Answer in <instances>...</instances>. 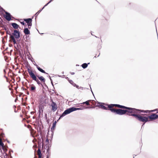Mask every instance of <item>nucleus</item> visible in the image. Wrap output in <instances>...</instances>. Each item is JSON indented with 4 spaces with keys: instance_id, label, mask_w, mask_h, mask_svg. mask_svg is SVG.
<instances>
[{
    "instance_id": "f257e3e1",
    "label": "nucleus",
    "mask_w": 158,
    "mask_h": 158,
    "mask_svg": "<svg viewBox=\"0 0 158 158\" xmlns=\"http://www.w3.org/2000/svg\"><path fill=\"white\" fill-rule=\"evenodd\" d=\"M109 110L111 112L120 115L126 114L129 115L131 107L118 104H110L108 105Z\"/></svg>"
},
{
    "instance_id": "f03ea898",
    "label": "nucleus",
    "mask_w": 158,
    "mask_h": 158,
    "mask_svg": "<svg viewBox=\"0 0 158 158\" xmlns=\"http://www.w3.org/2000/svg\"><path fill=\"white\" fill-rule=\"evenodd\" d=\"M131 116L134 117L137 119L140 122H144L142 125V127L145 123L150 121V120L149 119L148 116L147 117L143 116L139 114H131Z\"/></svg>"
},
{
    "instance_id": "7ed1b4c3",
    "label": "nucleus",
    "mask_w": 158,
    "mask_h": 158,
    "mask_svg": "<svg viewBox=\"0 0 158 158\" xmlns=\"http://www.w3.org/2000/svg\"><path fill=\"white\" fill-rule=\"evenodd\" d=\"M20 32L18 30H14L12 34V35H11L10 40H12L13 43L14 44H16V39H19L20 36Z\"/></svg>"
},
{
    "instance_id": "20e7f679",
    "label": "nucleus",
    "mask_w": 158,
    "mask_h": 158,
    "mask_svg": "<svg viewBox=\"0 0 158 158\" xmlns=\"http://www.w3.org/2000/svg\"><path fill=\"white\" fill-rule=\"evenodd\" d=\"M148 112V110H145L131 107L129 116H131V114H139L141 113H147Z\"/></svg>"
},
{
    "instance_id": "39448f33",
    "label": "nucleus",
    "mask_w": 158,
    "mask_h": 158,
    "mask_svg": "<svg viewBox=\"0 0 158 158\" xmlns=\"http://www.w3.org/2000/svg\"><path fill=\"white\" fill-rule=\"evenodd\" d=\"M27 68V71L29 73V75L33 79V80L36 81L37 84L39 85H41L43 86L42 84L40 83V81L37 78L36 76L34 74L33 71L31 70L29 68L26 66Z\"/></svg>"
},
{
    "instance_id": "423d86ee",
    "label": "nucleus",
    "mask_w": 158,
    "mask_h": 158,
    "mask_svg": "<svg viewBox=\"0 0 158 158\" xmlns=\"http://www.w3.org/2000/svg\"><path fill=\"white\" fill-rule=\"evenodd\" d=\"M95 107L94 106H87L85 107H82V108H76L74 107H70V108L67 109V110H68V112L69 114L71 113V112L76 111L77 110H82L85 109H90V108H94Z\"/></svg>"
},
{
    "instance_id": "0eeeda50",
    "label": "nucleus",
    "mask_w": 158,
    "mask_h": 158,
    "mask_svg": "<svg viewBox=\"0 0 158 158\" xmlns=\"http://www.w3.org/2000/svg\"><path fill=\"white\" fill-rule=\"evenodd\" d=\"M0 11L1 12L3 11L5 12L6 14H3V16L7 21H10L11 20V17H12V15H11L10 14L5 11V10L1 6H0Z\"/></svg>"
},
{
    "instance_id": "6e6552de",
    "label": "nucleus",
    "mask_w": 158,
    "mask_h": 158,
    "mask_svg": "<svg viewBox=\"0 0 158 158\" xmlns=\"http://www.w3.org/2000/svg\"><path fill=\"white\" fill-rule=\"evenodd\" d=\"M109 105H110L109 104L98 102V104L96 106L98 107L103 110H109L108 106Z\"/></svg>"
},
{
    "instance_id": "1a4fd4ad",
    "label": "nucleus",
    "mask_w": 158,
    "mask_h": 158,
    "mask_svg": "<svg viewBox=\"0 0 158 158\" xmlns=\"http://www.w3.org/2000/svg\"><path fill=\"white\" fill-rule=\"evenodd\" d=\"M148 118L150 121L155 120L158 118V114L154 113L148 116Z\"/></svg>"
},
{
    "instance_id": "9d476101",
    "label": "nucleus",
    "mask_w": 158,
    "mask_h": 158,
    "mask_svg": "<svg viewBox=\"0 0 158 158\" xmlns=\"http://www.w3.org/2000/svg\"><path fill=\"white\" fill-rule=\"evenodd\" d=\"M51 106L52 107V110L53 112H55L57 109V107L56 103L52 100V103Z\"/></svg>"
},
{
    "instance_id": "9b49d317",
    "label": "nucleus",
    "mask_w": 158,
    "mask_h": 158,
    "mask_svg": "<svg viewBox=\"0 0 158 158\" xmlns=\"http://www.w3.org/2000/svg\"><path fill=\"white\" fill-rule=\"evenodd\" d=\"M68 114H69V113L67 109L62 113V114L60 115V117L59 119L56 121L57 122L61 118Z\"/></svg>"
},
{
    "instance_id": "f8f14e48",
    "label": "nucleus",
    "mask_w": 158,
    "mask_h": 158,
    "mask_svg": "<svg viewBox=\"0 0 158 158\" xmlns=\"http://www.w3.org/2000/svg\"><path fill=\"white\" fill-rule=\"evenodd\" d=\"M34 65L36 66L37 68L38 69L39 71L40 72H41L42 73H45L46 74H48V73H46L45 71L43 69H42L37 64H34Z\"/></svg>"
},
{
    "instance_id": "ddd939ff",
    "label": "nucleus",
    "mask_w": 158,
    "mask_h": 158,
    "mask_svg": "<svg viewBox=\"0 0 158 158\" xmlns=\"http://www.w3.org/2000/svg\"><path fill=\"white\" fill-rule=\"evenodd\" d=\"M10 24L13 28L15 29H18L19 27V26L16 23H11Z\"/></svg>"
},
{
    "instance_id": "4468645a",
    "label": "nucleus",
    "mask_w": 158,
    "mask_h": 158,
    "mask_svg": "<svg viewBox=\"0 0 158 158\" xmlns=\"http://www.w3.org/2000/svg\"><path fill=\"white\" fill-rule=\"evenodd\" d=\"M36 77H37L41 82L45 83V79L43 76H39L38 75H36Z\"/></svg>"
},
{
    "instance_id": "2eb2a0df",
    "label": "nucleus",
    "mask_w": 158,
    "mask_h": 158,
    "mask_svg": "<svg viewBox=\"0 0 158 158\" xmlns=\"http://www.w3.org/2000/svg\"><path fill=\"white\" fill-rule=\"evenodd\" d=\"M23 20L24 21L27 23V24L32 22V19L31 18L24 19Z\"/></svg>"
},
{
    "instance_id": "dca6fc26",
    "label": "nucleus",
    "mask_w": 158,
    "mask_h": 158,
    "mask_svg": "<svg viewBox=\"0 0 158 158\" xmlns=\"http://www.w3.org/2000/svg\"><path fill=\"white\" fill-rule=\"evenodd\" d=\"M23 32L26 35L30 34V31L27 28H24Z\"/></svg>"
},
{
    "instance_id": "f3484780",
    "label": "nucleus",
    "mask_w": 158,
    "mask_h": 158,
    "mask_svg": "<svg viewBox=\"0 0 158 158\" xmlns=\"http://www.w3.org/2000/svg\"><path fill=\"white\" fill-rule=\"evenodd\" d=\"M90 63H88L87 64L86 63H84L82 64V65H81V66L84 69H85L87 67L88 65Z\"/></svg>"
},
{
    "instance_id": "a211bd4d",
    "label": "nucleus",
    "mask_w": 158,
    "mask_h": 158,
    "mask_svg": "<svg viewBox=\"0 0 158 158\" xmlns=\"http://www.w3.org/2000/svg\"><path fill=\"white\" fill-rule=\"evenodd\" d=\"M57 122L56 120L52 123V127H51V130H53L54 129L56 126V125Z\"/></svg>"
},
{
    "instance_id": "6ab92c4d",
    "label": "nucleus",
    "mask_w": 158,
    "mask_h": 158,
    "mask_svg": "<svg viewBox=\"0 0 158 158\" xmlns=\"http://www.w3.org/2000/svg\"><path fill=\"white\" fill-rule=\"evenodd\" d=\"M89 101H92L91 100H89L87 101H86L85 102H84L82 103H81V104H85L87 106H90V105L89 103Z\"/></svg>"
},
{
    "instance_id": "aec40b11",
    "label": "nucleus",
    "mask_w": 158,
    "mask_h": 158,
    "mask_svg": "<svg viewBox=\"0 0 158 158\" xmlns=\"http://www.w3.org/2000/svg\"><path fill=\"white\" fill-rule=\"evenodd\" d=\"M40 148H41V143H40V147H39L38 148V156H40V155L42 156V154L41 152Z\"/></svg>"
},
{
    "instance_id": "412c9836",
    "label": "nucleus",
    "mask_w": 158,
    "mask_h": 158,
    "mask_svg": "<svg viewBox=\"0 0 158 158\" xmlns=\"http://www.w3.org/2000/svg\"><path fill=\"white\" fill-rule=\"evenodd\" d=\"M32 86L31 87L30 90H31V91H34L35 90L36 87L35 86H34L32 84Z\"/></svg>"
},
{
    "instance_id": "4be33fe9",
    "label": "nucleus",
    "mask_w": 158,
    "mask_h": 158,
    "mask_svg": "<svg viewBox=\"0 0 158 158\" xmlns=\"http://www.w3.org/2000/svg\"><path fill=\"white\" fill-rule=\"evenodd\" d=\"M0 146L2 147V148L3 150H4V144L2 141L1 139L0 140Z\"/></svg>"
},
{
    "instance_id": "5701e85b",
    "label": "nucleus",
    "mask_w": 158,
    "mask_h": 158,
    "mask_svg": "<svg viewBox=\"0 0 158 158\" xmlns=\"http://www.w3.org/2000/svg\"><path fill=\"white\" fill-rule=\"evenodd\" d=\"M6 32L7 35L8 34L10 35V39L11 35H12L10 31H9L8 29L7 30V31H6Z\"/></svg>"
},
{
    "instance_id": "b1692460",
    "label": "nucleus",
    "mask_w": 158,
    "mask_h": 158,
    "mask_svg": "<svg viewBox=\"0 0 158 158\" xmlns=\"http://www.w3.org/2000/svg\"><path fill=\"white\" fill-rule=\"evenodd\" d=\"M42 11V10H40L37 13H35V18L37 17L39 14Z\"/></svg>"
},
{
    "instance_id": "393cba45",
    "label": "nucleus",
    "mask_w": 158,
    "mask_h": 158,
    "mask_svg": "<svg viewBox=\"0 0 158 158\" xmlns=\"http://www.w3.org/2000/svg\"><path fill=\"white\" fill-rule=\"evenodd\" d=\"M68 81L73 86V84H76L75 83H74V82L72 80L68 79Z\"/></svg>"
},
{
    "instance_id": "a878e982",
    "label": "nucleus",
    "mask_w": 158,
    "mask_h": 158,
    "mask_svg": "<svg viewBox=\"0 0 158 158\" xmlns=\"http://www.w3.org/2000/svg\"><path fill=\"white\" fill-rule=\"evenodd\" d=\"M51 146L49 145H48V148L47 149V153L48 152H50L49 151L50 150Z\"/></svg>"
},
{
    "instance_id": "bb28decb",
    "label": "nucleus",
    "mask_w": 158,
    "mask_h": 158,
    "mask_svg": "<svg viewBox=\"0 0 158 158\" xmlns=\"http://www.w3.org/2000/svg\"><path fill=\"white\" fill-rule=\"evenodd\" d=\"M89 102L91 103L93 105H95L96 104L95 101L94 100H92V101H89Z\"/></svg>"
},
{
    "instance_id": "cd10ccee",
    "label": "nucleus",
    "mask_w": 158,
    "mask_h": 158,
    "mask_svg": "<svg viewBox=\"0 0 158 158\" xmlns=\"http://www.w3.org/2000/svg\"><path fill=\"white\" fill-rule=\"evenodd\" d=\"M47 154L46 158H49L50 155V152H48Z\"/></svg>"
},
{
    "instance_id": "c85d7f7f",
    "label": "nucleus",
    "mask_w": 158,
    "mask_h": 158,
    "mask_svg": "<svg viewBox=\"0 0 158 158\" xmlns=\"http://www.w3.org/2000/svg\"><path fill=\"white\" fill-rule=\"evenodd\" d=\"M2 27L3 28V29L5 30L6 31L8 29V28H6V27H5L4 25H3V26Z\"/></svg>"
},
{
    "instance_id": "c756f323",
    "label": "nucleus",
    "mask_w": 158,
    "mask_h": 158,
    "mask_svg": "<svg viewBox=\"0 0 158 158\" xmlns=\"http://www.w3.org/2000/svg\"><path fill=\"white\" fill-rule=\"evenodd\" d=\"M73 86L74 87H76V88L78 89H79V86L78 85H76V84H74Z\"/></svg>"
},
{
    "instance_id": "7c9ffc66",
    "label": "nucleus",
    "mask_w": 158,
    "mask_h": 158,
    "mask_svg": "<svg viewBox=\"0 0 158 158\" xmlns=\"http://www.w3.org/2000/svg\"><path fill=\"white\" fill-rule=\"evenodd\" d=\"M52 2V0H50L44 6L45 7L47 6L49 4L51 3Z\"/></svg>"
},
{
    "instance_id": "2f4dec72",
    "label": "nucleus",
    "mask_w": 158,
    "mask_h": 158,
    "mask_svg": "<svg viewBox=\"0 0 158 158\" xmlns=\"http://www.w3.org/2000/svg\"><path fill=\"white\" fill-rule=\"evenodd\" d=\"M0 19H1V20H0V23H1V24L2 25H3V21L2 19L0 17Z\"/></svg>"
},
{
    "instance_id": "473e14b6",
    "label": "nucleus",
    "mask_w": 158,
    "mask_h": 158,
    "mask_svg": "<svg viewBox=\"0 0 158 158\" xmlns=\"http://www.w3.org/2000/svg\"><path fill=\"white\" fill-rule=\"evenodd\" d=\"M32 22H31L30 23H29L28 24H27V25L28 26V27H31L32 26Z\"/></svg>"
},
{
    "instance_id": "72a5a7b5",
    "label": "nucleus",
    "mask_w": 158,
    "mask_h": 158,
    "mask_svg": "<svg viewBox=\"0 0 158 158\" xmlns=\"http://www.w3.org/2000/svg\"><path fill=\"white\" fill-rule=\"evenodd\" d=\"M20 23L21 24H22L23 25H24V26L26 25L25 23L24 22V21L23 22H21Z\"/></svg>"
},
{
    "instance_id": "f704fd0d",
    "label": "nucleus",
    "mask_w": 158,
    "mask_h": 158,
    "mask_svg": "<svg viewBox=\"0 0 158 158\" xmlns=\"http://www.w3.org/2000/svg\"><path fill=\"white\" fill-rule=\"evenodd\" d=\"M41 110H42V112H43V108H42V106H40L39 107V110H40V111H41Z\"/></svg>"
},
{
    "instance_id": "c9c22d12",
    "label": "nucleus",
    "mask_w": 158,
    "mask_h": 158,
    "mask_svg": "<svg viewBox=\"0 0 158 158\" xmlns=\"http://www.w3.org/2000/svg\"><path fill=\"white\" fill-rule=\"evenodd\" d=\"M48 77H50V81H51V82H52V81H53L52 80V79L51 78V77L49 75H48Z\"/></svg>"
},
{
    "instance_id": "e433bc0d",
    "label": "nucleus",
    "mask_w": 158,
    "mask_h": 158,
    "mask_svg": "<svg viewBox=\"0 0 158 158\" xmlns=\"http://www.w3.org/2000/svg\"><path fill=\"white\" fill-rule=\"evenodd\" d=\"M46 142H47L48 143H49V139L48 138H47L46 140Z\"/></svg>"
},
{
    "instance_id": "4c0bfd02",
    "label": "nucleus",
    "mask_w": 158,
    "mask_h": 158,
    "mask_svg": "<svg viewBox=\"0 0 158 158\" xmlns=\"http://www.w3.org/2000/svg\"><path fill=\"white\" fill-rule=\"evenodd\" d=\"M22 88L23 89V90H26L27 91V89L24 88L23 87H22Z\"/></svg>"
},
{
    "instance_id": "58836bf2",
    "label": "nucleus",
    "mask_w": 158,
    "mask_h": 158,
    "mask_svg": "<svg viewBox=\"0 0 158 158\" xmlns=\"http://www.w3.org/2000/svg\"><path fill=\"white\" fill-rule=\"evenodd\" d=\"M38 113H39V116L40 117V115L41 113V111L40 110H39L38 111Z\"/></svg>"
},
{
    "instance_id": "ea45409f",
    "label": "nucleus",
    "mask_w": 158,
    "mask_h": 158,
    "mask_svg": "<svg viewBox=\"0 0 158 158\" xmlns=\"http://www.w3.org/2000/svg\"><path fill=\"white\" fill-rule=\"evenodd\" d=\"M157 110V109H154V110H152L151 111H152V112H154V111H156V110Z\"/></svg>"
},
{
    "instance_id": "a19ab883",
    "label": "nucleus",
    "mask_w": 158,
    "mask_h": 158,
    "mask_svg": "<svg viewBox=\"0 0 158 158\" xmlns=\"http://www.w3.org/2000/svg\"><path fill=\"white\" fill-rule=\"evenodd\" d=\"M40 143H41L40 142H38V145H39V146H38V148H39V147H40Z\"/></svg>"
},
{
    "instance_id": "79ce46f5",
    "label": "nucleus",
    "mask_w": 158,
    "mask_h": 158,
    "mask_svg": "<svg viewBox=\"0 0 158 158\" xmlns=\"http://www.w3.org/2000/svg\"><path fill=\"white\" fill-rule=\"evenodd\" d=\"M51 83L53 87L54 88V85L53 84V81H52V82H51Z\"/></svg>"
},
{
    "instance_id": "37998d69",
    "label": "nucleus",
    "mask_w": 158,
    "mask_h": 158,
    "mask_svg": "<svg viewBox=\"0 0 158 158\" xmlns=\"http://www.w3.org/2000/svg\"><path fill=\"white\" fill-rule=\"evenodd\" d=\"M26 94H27V95H29V92L28 91H26Z\"/></svg>"
},
{
    "instance_id": "c03bdc74",
    "label": "nucleus",
    "mask_w": 158,
    "mask_h": 158,
    "mask_svg": "<svg viewBox=\"0 0 158 158\" xmlns=\"http://www.w3.org/2000/svg\"><path fill=\"white\" fill-rule=\"evenodd\" d=\"M28 59H29V60H31V61H32V62H33V61L30 58V57H28Z\"/></svg>"
},
{
    "instance_id": "a18cd8bd",
    "label": "nucleus",
    "mask_w": 158,
    "mask_h": 158,
    "mask_svg": "<svg viewBox=\"0 0 158 158\" xmlns=\"http://www.w3.org/2000/svg\"><path fill=\"white\" fill-rule=\"evenodd\" d=\"M83 88L82 87H79V89H83Z\"/></svg>"
},
{
    "instance_id": "49530a36",
    "label": "nucleus",
    "mask_w": 158,
    "mask_h": 158,
    "mask_svg": "<svg viewBox=\"0 0 158 158\" xmlns=\"http://www.w3.org/2000/svg\"><path fill=\"white\" fill-rule=\"evenodd\" d=\"M1 32V34H2V35H3L4 34V32Z\"/></svg>"
},
{
    "instance_id": "de8ad7c7",
    "label": "nucleus",
    "mask_w": 158,
    "mask_h": 158,
    "mask_svg": "<svg viewBox=\"0 0 158 158\" xmlns=\"http://www.w3.org/2000/svg\"><path fill=\"white\" fill-rule=\"evenodd\" d=\"M3 71H4V73L5 74L6 73V72L5 69H4Z\"/></svg>"
},
{
    "instance_id": "09e8293b",
    "label": "nucleus",
    "mask_w": 158,
    "mask_h": 158,
    "mask_svg": "<svg viewBox=\"0 0 158 158\" xmlns=\"http://www.w3.org/2000/svg\"><path fill=\"white\" fill-rule=\"evenodd\" d=\"M71 73L72 75H74V74L75 73L74 72H72V73Z\"/></svg>"
},
{
    "instance_id": "8fccbe9b",
    "label": "nucleus",
    "mask_w": 158,
    "mask_h": 158,
    "mask_svg": "<svg viewBox=\"0 0 158 158\" xmlns=\"http://www.w3.org/2000/svg\"><path fill=\"white\" fill-rule=\"evenodd\" d=\"M3 25H4L3 24V25H2V24H1V23H0V27H2V26H3Z\"/></svg>"
},
{
    "instance_id": "3c124183",
    "label": "nucleus",
    "mask_w": 158,
    "mask_h": 158,
    "mask_svg": "<svg viewBox=\"0 0 158 158\" xmlns=\"http://www.w3.org/2000/svg\"><path fill=\"white\" fill-rule=\"evenodd\" d=\"M34 112L33 111H31V114H34Z\"/></svg>"
},
{
    "instance_id": "603ef678",
    "label": "nucleus",
    "mask_w": 158,
    "mask_h": 158,
    "mask_svg": "<svg viewBox=\"0 0 158 158\" xmlns=\"http://www.w3.org/2000/svg\"><path fill=\"white\" fill-rule=\"evenodd\" d=\"M90 89H91V91L92 92V93L94 95V94H93V91H92V90L91 87H90Z\"/></svg>"
},
{
    "instance_id": "864d4df0",
    "label": "nucleus",
    "mask_w": 158,
    "mask_h": 158,
    "mask_svg": "<svg viewBox=\"0 0 158 158\" xmlns=\"http://www.w3.org/2000/svg\"><path fill=\"white\" fill-rule=\"evenodd\" d=\"M39 156V158H41L42 156L40 155V156Z\"/></svg>"
},
{
    "instance_id": "5fc2aeb1",
    "label": "nucleus",
    "mask_w": 158,
    "mask_h": 158,
    "mask_svg": "<svg viewBox=\"0 0 158 158\" xmlns=\"http://www.w3.org/2000/svg\"><path fill=\"white\" fill-rule=\"evenodd\" d=\"M17 98H16L15 99V102H16V101H17Z\"/></svg>"
},
{
    "instance_id": "6e6d98bb",
    "label": "nucleus",
    "mask_w": 158,
    "mask_h": 158,
    "mask_svg": "<svg viewBox=\"0 0 158 158\" xmlns=\"http://www.w3.org/2000/svg\"><path fill=\"white\" fill-rule=\"evenodd\" d=\"M44 86H46L47 87H48L46 85V84H45V83H44Z\"/></svg>"
},
{
    "instance_id": "4d7b16f0",
    "label": "nucleus",
    "mask_w": 158,
    "mask_h": 158,
    "mask_svg": "<svg viewBox=\"0 0 158 158\" xmlns=\"http://www.w3.org/2000/svg\"><path fill=\"white\" fill-rule=\"evenodd\" d=\"M40 135L41 136L42 135V133L41 132H40Z\"/></svg>"
},
{
    "instance_id": "13d9d810",
    "label": "nucleus",
    "mask_w": 158,
    "mask_h": 158,
    "mask_svg": "<svg viewBox=\"0 0 158 158\" xmlns=\"http://www.w3.org/2000/svg\"><path fill=\"white\" fill-rule=\"evenodd\" d=\"M44 7H45V6H44L41 10H42L44 9Z\"/></svg>"
},
{
    "instance_id": "bf43d9fd",
    "label": "nucleus",
    "mask_w": 158,
    "mask_h": 158,
    "mask_svg": "<svg viewBox=\"0 0 158 158\" xmlns=\"http://www.w3.org/2000/svg\"><path fill=\"white\" fill-rule=\"evenodd\" d=\"M7 142L8 143H10V142L9 141V140H7Z\"/></svg>"
},
{
    "instance_id": "052dcab7",
    "label": "nucleus",
    "mask_w": 158,
    "mask_h": 158,
    "mask_svg": "<svg viewBox=\"0 0 158 158\" xmlns=\"http://www.w3.org/2000/svg\"><path fill=\"white\" fill-rule=\"evenodd\" d=\"M157 109V112H156V113H158V109Z\"/></svg>"
},
{
    "instance_id": "680f3d73",
    "label": "nucleus",
    "mask_w": 158,
    "mask_h": 158,
    "mask_svg": "<svg viewBox=\"0 0 158 158\" xmlns=\"http://www.w3.org/2000/svg\"><path fill=\"white\" fill-rule=\"evenodd\" d=\"M44 146V143H43L42 145V147L43 148V146Z\"/></svg>"
},
{
    "instance_id": "e2e57ef3",
    "label": "nucleus",
    "mask_w": 158,
    "mask_h": 158,
    "mask_svg": "<svg viewBox=\"0 0 158 158\" xmlns=\"http://www.w3.org/2000/svg\"><path fill=\"white\" fill-rule=\"evenodd\" d=\"M12 18H13V19H14V18H14L12 16V17H11V19Z\"/></svg>"
},
{
    "instance_id": "0e129e2a",
    "label": "nucleus",
    "mask_w": 158,
    "mask_h": 158,
    "mask_svg": "<svg viewBox=\"0 0 158 158\" xmlns=\"http://www.w3.org/2000/svg\"><path fill=\"white\" fill-rule=\"evenodd\" d=\"M100 55V53H99V54L98 55V56H97V57H98Z\"/></svg>"
},
{
    "instance_id": "69168bd1",
    "label": "nucleus",
    "mask_w": 158,
    "mask_h": 158,
    "mask_svg": "<svg viewBox=\"0 0 158 158\" xmlns=\"http://www.w3.org/2000/svg\"><path fill=\"white\" fill-rule=\"evenodd\" d=\"M28 29L29 28V29H30L31 28V27H28Z\"/></svg>"
},
{
    "instance_id": "338daca9",
    "label": "nucleus",
    "mask_w": 158,
    "mask_h": 158,
    "mask_svg": "<svg viewBox=\"0 0 158 158\" xmlns=\"http://www.w3.org/2000/svg\"><path fill=\"white\" fill-rule=\"evenodd\" d=\"M95 37L97 38H98L97 36H95Z\"/></svg>"
},
{
    "instance_id": "774afa93",
    "label": "nucleus",
    "mask_w": 158,
    "mask_h": 158,
    "mask_svg": "<svg viewBox=\"0 0 158 158\" xmlns=\"http://www.w3.org/2000/svg\"><path fill=\"white\" fill-rule=\"evenodd\" d=\"M96 57H96V56H95L94 57V58H96Z\"/></svg>"
}]
</instances>
